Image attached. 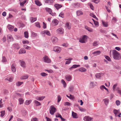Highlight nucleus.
<instances>
[{
	"instance_id": "obj_2",
	"label": "nucleus",
	"mask_w": 121,
	"mask_h": 121,
	"mask_svg": "<svg viewBox=\"0 0 121 121\" xmlns=\"http://www.w3.org/2000/svg\"><path fill=\"white\" fill-rule=\"evenodd\" d=\"M88 37L86 35H84L82 38L79 39V42L82 43H85L86 41V40Z\"/></svg>"
},
{
	"instance_id": "obj_16",
	"label": "nucleus",
	"mask_w": 121,
	"mask_h": 121,
	"mask_svg": "<svg viewBox=\"0 0 121 121\" xmlns=\"http://www.w3.org/2000/svg\"><path fill=\"white\" fill-rule=\"evenodd\" d=\"M52 22L54 25H56L58 23V21L56 19H53L52 21Z\"/></svg>"
},
{
	"instance_id": "obj_44",
	"label": "nucleus",
	"mask_w": 121,
	"mask_h": 121,
	"mask_svg": "<svg viewBox=\"0 0 121 121\" xmlns=\"http://www.w3.org/2000/svg\"><path fill=\"white\" fill-rule=\"evenodd\" d=\"M22 43L23 44H28L29 43V42L28 40H24L22 41Z\"/></svg>"
},
{
	"instance_id": "obj_30",
	"label": "nucleus",
	"mask_w": 121,
	"mask_h": 121,
	"mask_svg": "<svg viewBox=\"0 0 121 121\" xmlns=\"http://www.w3.org/2000/svg\"><path fill=\"white\" fill-rule=\"evenodd\" d=\"M72 59V58H70L68 59H65V60H68L66 61L65 62V64H69L71 63L70 60H71Z\"/></svg>"
},
{
	"instance_id": "obj_54",
	"label": "nucleus",
	"mask_w": 121,
	"mask_h": 121,
	"mask_svg": "<svg viewBox=\"0 0 121 121\" xmlns=\"http://www.w3.org/2000/svg\"><path fill=\"white\" fill-rule=\"evenodd\" d=\"M103 100L104 101L105 104L106 105L108 103V99H103Z\"/></svg>"
},
{
	"instance_id": "obj_25",
	"label": "nucleus",
	"mask_w": 121,
	"mask_h": 121,
	"mask_svg": "<svg viewBox=\"0 0 121 121\" xmlns=\"http://www.w3.org/2000/svg\"><path fill=\"white\" fill-rule=\"evenodd\" d=\"M7 39H10V41H12L13 40V38L11 35H7Z\"/></svg>"
},
{
	"instance_id": "obj_63",
	"label": "nucleus",
	"mask_w": 121,
	"mask_h": 121,
	"mask_svg": "<svg viewBox=\"0 0 121 121\" xmlns=\"http://www.w3.org/2000/svg\"><path fill=\"white\" fill-rule=\"evenodd\" d=\"M45 97V96H42L39 97L40 101L42 100Z\"/></svg>"
},
{
	"instance_id": "obj_13",
	"label": "nucleus",
	"mask_w": 121,
	"mask_h": 121,
	"mask_svg": "<svg viewBox=\"0 0 121 121\" xmlns=\"http://www.w3.org/2000/svg\"><path fill=\"white\" fill-rule=\"evenodd\" d=\"M7 27L8 29L11 31H13L14 28V27L13 26L10 25H9Z\"/></svg>"
},
{
	"instance_id": "obj_3",
	"label": "nucleus",
	"mask_w": 121,
	"mask_h": 121,
	"mask_svg": "<svg viewBox=\"0 0 121 121\" xmlns=\"http://www.w3.org/2000/svg\"><path fill=\"white\" fill-rule=\"evenodd\" d=\"M56 108L53 106H50V112L52 115L54 114V113L56 112Z\"/></svg>"
},
{
	"instance_id": "obj_6",
	"label": "nucleus",
	"mask_w": 121,
	"mask_h": 121,
	"mask_svg": "<svg viewBox=\"0 0 121 121\" xmlns=\"http://www.w3.org/2000/svg\"><path fill=\"white\" fill-rule=\"evenodd\" d=\"M80 3H75L72 4V6L75 8H78L80 7L81 6Z\"/></svg>"
},
{
	"instance_id": "obj_43",
	"label": "nucleus",
	"mask_w": 121,
	"mask_h": 121,
	"mask_svg": "<svg viewBox=\"0 0 121 121\" xmlns=\"http://www.w3.org/2000/svg\"><path fill=\"white\" fill-rule=\"evenodd\" d=\"M46 9L47 11L49 13L52 12L51 9L50 8H46Z\"/></svg>"
},
{
	"instance_id": "obj_36",
	"label": "nucleus",
	"mask_w": 121,
	"mask_h": 121,
	"mask_svg": "<svg viewBox=\"0 0 121 121\" xmlns=\"http://www.w3.org/2000/svg\"><path fill=\"white\" fill-rule=\"evenodd\" d=\"M24 37L26 38H28V33L26 31L24 32Z\"/></svg>"
},
{
	"instance_id": "obj_27",
	"label": "nucleus",
	"mask_w": 121,
	"mask_h": 121,
	"mask_svg": "<svg viewBox=\"0 0 121 121\" xmlns=\"http://www.w3.org/2000/svg\"><path fill=\"white\" fill-rule=\"evenodd\" d=\"M85 28L89 32H93V30H92L91 28L88 27L86 26H85Z\"/></svg>"
},
{
	"instance_id": "obj_1",
	"label": "nucleus",
	"mask_w": 121,
	"mask_h": 121,
	"mask_svg": "<svg viewBox=\"0 0 121 121\" xmlns=\"http://www.w3.org/2000/svg\"><path fill=\"white\" fill-rule=\"evenodd\" d=\"M112 52L113 58L116 60H119L120 54L115 50H113Z\"/></svg>"
},
{
	"instance_id": "obj_20",
	"label": "nucleus",
	"mask_w": 121,
	"mask_h": 121,
	"mask_svg": "<svg viewBox=\"0 0 121 121\" xmlns=\"http://www.w3.org/2000/svg\"><path fill=\"white\" fill-rule=\"evenodd\" d=\"M34 102L35 104V106H40L41 104L40 102L36 100H34Z\"/></svg>"
},
{
	"instance_id": "obj_35",
	"label": "nucleus",
	"mask_w": 121,
	"mask_h": 121,
	"mask_svg": "<svg viewBox=\"0 0 121 121\" xmlns=\"http://www.w3.org/2000/svg\"><path fill=\"white\" fill-rule=\"evenodd\" d=\"M66 26L67 28L69 29L71 28V26L69 23L67 22L66 23Z\"/></svg>"
},
{
	"instance_id": "obj_18",
	"label": "nucleus",
	"mask_w": 121,
	"mask_h": 121,
	"mask_svg": "<svg viewBox=\"0 0 121 121\" xmlns=\"http://www.w3.org/2000/svg\"><path fill=\"white\" fill-rule=\"evenodd\" d=\"M103 75V74L102 73H97L95 75V76L96 78H99L100 77H101V75Z\"/></svg>"
},
{
	"instance_id": "obj_11",
	"label": "nucleus",
	"mask_w": 121,
	"mask_h": 121,
	"mask_svg": "<svg viewBox=\"0 0 121 121\" xmlns=\"http://www.w3.org/2000/svg\"><path fill=\"white\" fill-rule=\"evenodd\" d=\"M66 79L68 81H70L72 79L71 76L69 75H68L65 76Z\"/></svg>"
},
{
	"instance_id": "obj_62",
	"label": "nucleus",
	"mask_w": 121,
	"mask_h": 121,
	"mask_svg": "<svg viewBox=\"0 0 121 121\" xmlns=\"http://www.w3.org/2000/svg\"><path fill=\"white\" fill-rule=\"evenodd\" d=\"M31 121H38V119L36 117H34L32 119Z\"/></svg>"
},
{
	"instance_id": "obj_34",
	"label": "nucleus",
	"mask_w": 121,
	"mask_h": 121,
	"mask_svg": "<svg viewBox=\"0 0 121 121\" xmlns=\"http://www.w3.org/2000/svg\"><path fill=\"white\" fill-rule=\"evenodd\" d=\"M31 36L34 37H35L37 35V34L33 31L31 32Z\"/></svg>"
},
{
	"instance_id": "obj_41",
	"label": "nucleus",
	"mask_w": 121,
	"mask_h": 121,
	"mask_svg": "<svg viewBox=\"0 0 121 121\" xmlns=\"http://www.w3.org/2000/svg\"><path fill=\"white\" fill-rule=\"evenodd\" d=\"M89 5L90 8L93 10L94 9V7L92 4L91 3H89L88 4Z\"/></svg>"
},
{
	"instance_id": "obj_64",
	"label": "nucleus",
	"mask_w": 121,
	"mask_h": 121,
	"mask_svg": "<svg viewBox=\"0 0 121 121\" xmlns=\"http://www.w3.org/2000/svg\"><path fill=\"white\" fill-rule=\"evenodd\" d=\"M53 2L52 0H48V3L49 4H51Z\"/></svg>"
},
{
	"instance_id": "obj_10",
	"label": "nucleus",
	"mask_w": 121,
	"mask_h": 121,
	"mask_svg": "<svg viewBox=\"0 0 121 121\" xmlns=\"http://www.w3.org/2000/svg\"><path fill=\"white\" fill-rule=\"evenodd\" d=\"M57 38L53 36L51 40L53 43L56 42L57 41Z\"/></svg>"
},
{
	"instance_id": "obj_61",
	"label": "nucleus",
	"mask_w": 121,
	"mask_h": 121,
	"mask_svg": "<svg viewBox=\"0 0 121 121\" xmlns=\"http://www.w3.org/2000/svg\"><path fill=\"white\" fill-rule=\"evenodd\" d=\"M90 16L94 18L96 17V16L94 15L93 13H91L90 14Z\"/></svg>"
},
{
	"instance_id": "obj_17",
	"label": "nucleus",
	"mask_w": 121,
	"mask_h": 121,
	"mask_svg": "<svg viewBox=\"0 0 121 121\" xmlns=\"http://www.w3.org/2000/svg\"><path fill=\"white\" fill-rule=\"evenodd\" d=\"M13 48L16 49H18L20 47L18 45L17 43H15L13 45Z\"/></svg>"
},
{
	"instance_id": "obj_26",
	"label": "nucleus",
	"mask_w": 121,
	"mask_h": 121,
	"mask_svg": "<svg viewBox=\"0 0 121 121\" xmlns=\"http://www.w3.org/2000/svg\"><path fill=\"white\" fill-rule=\"evenodd\" d=\"M26 53V50L24 49H21L19 52V54L24 53Z\"/></svg>"
},
{
	"instance_id": "obj_47",
	"label": "nucleus",
	"mask_w": 121,
	"mask_h": 121,
	"mask_svg": "<svg viewBox=\"0 0 121 121\" xmlns=\"http://www.w3.org/2000/svg\"><path fill=\"white\" fill-rule=\"evenodd\" d=\"M64 14L63 12L60 13L59 14V16L63 18L64 17Z\"/></svg>"
},
{
	"instance_id": "obj_23",
	"label": "nucleus",
	"mask_w": 121,
	"mask_h": 121,
	"mask_svg": "<svg viewBox=\"0 0 121 121\" xmlns=\"http://www.w3.org/2000/svg\"><path fill=\"white\" fill-rule=\"evenodd\" d=\"M80 65H74L73 66L69 68L70 70L71 69L73 68H76L77 67H80Z\"/></svg>"
},
{
	"instance_id": "obj_19",
	"label": "nucleus",
	"mask_w": 121,
	"mask_h": 121,
	"mask_svg": "<svg viewBox=\"0 0 121 121\" xmlns=\"http://www.w3.org/2000/svg\"><path fill=\"white\" fill-rule=\"evenodd\" d=\"M76 13L77 15L78 16H79L83 14V13L80 10L77 11L76 12Z\"/></svg>"
},
{
	"instance_id": "obj_39",
	"label": "nucleus",
	"mask_w": 121,
	"mask_h": 121,
	"mask_svg": "<svg viewBox=\"0 0 121 121\" xmlns=\"http://www.w3.org/2000/svg\"><path fill=\"white\" fill-rule=\"evenodd\" d=\"M118 110L114 109L113 111V112L116 116H117V114L119 113Z\"/></svg>"
},
{
	"instance_id": "obj_49",
	"label": "nucleus",
	"mask_w": 121,
	"mask_h": 121,
	"mask_svg": "<svg viewBox=\"0 0 121 121\" xmlns=\"http://www.w3.org/2000/svg\"><path fill=\"white\" fill-rule=\"evenodd\" d=\"M2 62H7V60L6 58L4 56L2 57Z\"/></svg>"
},
{
	"instance_id": "obj_8",
	"label": "nucleus",
	"mask_w": 121,
	"mask_h": 121,
	"mask_svg": "<svg viewBox=\"0 0 121 121\" xmlns=\"http://www.w3.org/2000/svg\"><path fill=\"white\" fill-rule=\"evenodd\" d=\"M92 119V118L89 116H86L84 118V120L86 121H91Z\"/></svg>"
},
{
	"instance_id": "obj_52",
	"label": "nucleus",
	"mask_w": 121,
	"mask_h": 121,
	"mask_svg": "<svg viewBox=\"0 0 121 121\" xmlns=\"http://www.w3.org/2000/svg\"><path fill=\"white\" fill-rule=\"evenodd\" d=\"M57 102H59L61 100V98L60 95H58L57 96Z\"/></svg>"
},
{
	"instance_id": "obj_7",
	"label": "nucleus",
	"mask_w": 121,
	"mask_h": 121,
	"mask_svg": "<svg viewBox=\"0 0 121 121\" xmlns=\"http://www.w3.org/2000/svg\"><path fill=\"white\" fill-rule=\"evenodd\" d=\"M64 29L61 28H60L57 29L56 30V32L58 34H63L64 33Z\"/></svg>"
},
{
	"instance_id": "obj_48",
	"label": "nucleus",
	"mask_w": 121,
	"mask_h": 121,
	"mask_svg": "<svg viewBox=\"0 0 121 121\" xmlns=\"http://www.w3.org/2000/svg\"><path fill=\"white\" fill-rule=\"evenodd\" d=\"M73 89V87L72 86H70L69 88V91L72 92Z\"/></svg>"
},
{
	"instance_id": "obj_4",
	"label": "nucleus",
	"mask_w": 121,
	"mask_h": 121,
	"mask_svg": "<svg viewBox=\"0 0 121 121\" xmlns=\"http://www.w3.org/2000/svg\"><path fill=\"white\" fill-rule=\"evenodd\" d=\"M43 58L44 59V61L45 62L47 63H50L51 62V60L48 58V56H45Z\"/></svg>"
},
{
	"instance_id": "obj_22",
	"label": "nucleus",
	"mask_w": 121,
	"mask_h": 121,
	"mask_svg": "<svg viewBox=\"0 0 121 121\" xmlns=\"http://www.w3.org/2000/svg\"><path fill=\"white\" fill-rule=\"evenodd\" d=\"M37 20V18H34L33 17H31L30 18V20L31 23H33Z\"/></svg>"
},
{
	"instance_id": "obj_45",
	"label": "nucleus",
	"mask_w": 121,
	"mask_h": 121,
	"mask_svg": "<svg viewBox=\"0 0 121 121\" xmlns=\"http://www.w3.org/2000/svg\"><path fill=\"white\" fill-rule=\"evenodd\" d=\"M5 79L9 81V82H12L13 81V78H6Z\"/></svg>"
},
{
	"instance_id": "obj_15",
	"label": "nucleus",
	"mask_w": 121,
	"mask_h": 121,
	"mask_svg": "<svg viewBox=\"0 0 121 121\" xmlns=\"http://www.w3.org/2000/svg\"><path fill=\"white\" fill-rule=\"evenodd\" d=\"M55 7L56 8V9L58 10L60 8L62 7L61 5L59 4H56L54 5Z\"/></svg>"
},
{
	"instance_id": "obj_29",
	"label": "nucleus",
	"mask_w": 121,
	"mask_h": 121,
	"mask_svg": "<svg viewBox=\"0 0 121 121\" xmlns=\"http://www.w3.org/2000/svg\"><path fill=\"white\" fill-rule=\"evenodd\" d=\"M79 70L81 72H84L86 71V69L84 68L81 67L79 69Z\"/></svg>"
},
{
	"instance_id": "obj_46",
	"label": "nucleus",
	"mask_w": 121,
	"mask_h": 121,
	"mask_svg": "<svg viewBox=\"0 0 121 121\" xmlns=\"http://www.w3.org/2000/svg\"><path fill=\"white\" fill-rule=\"evenodd\" d=\"M28 76L27 75H25L23 76L21 78L22 79H26L28 78Z\"/></svg>"
},
{
	"instance_id": "obj_33",
	"label": "nucleus",
	"mask_w": 121,
	"mask_h": 121,
	"mask_svg": "<svg viewBox=\"0 0 121 121\" xmlns=\"http://www.w3.org/2000/svg\"><path fill=\"white\" fill-rule=\"evenodd\" d=\"M61 82L62 83L64 87L65 88L66 86V84L65 82L63 79L61 80Z\"/></svg>"
},
{
	"instance_id": "obj_24",
	"label": "nucleus",
	"mask_w": 121,
	"mask_h": 121,
	"mask_svg": "<svg viewBox=\"0 0 121 121\" xmlns=\"http://www.w3.org/2000/svg\"><path fill=\"white\" fill-rule=\"evenodd\" d=\"M35 4L38 6H40L42 5V4L38 0H35Z\"/></svg>"
},
{
	"instance_id": "obj_32",
	"label": "nucleus",
	"mask_w": 121,
	"mask_h": 121,
	"mask_svg": "<svg viewBox=\"0 0 121 121\" xmlns=\"http://www.w3.org/2000/svg\"><path fill=\"white\" fill-rule=\"evenodd\" d=\"M102 21L103 25L105 27H108V25L107 23L103 21Z\"/></svg>"
},
{
	"instance_id": "obj_51",
	"label": "nucleus",
	"mask_w": 121,
	"mask_h": 121,
	"mask_svg": "<svg viewBox=\"0 0 121 121\" xmlns=\"http://www.w3.org/2000/svg\"><path fill=\"white\" fill-rule=\"evenodd\" d=\"M24 48L26 49L30 50V47L26 45H24Z\"/></svg>"
},
{
	"instance_id": "obj_9",
	"label": "nucleus",
	"mask_w": 121,
	"mask_h": 121,
	"mask_svg": "<svg viewBox=\"0 0 121 121\" xmlns=\"http://www.w3.org/2000/svg\"><path fill=\"white\" fill-rule=\"evenodd\" d=\"M19 62L20 63V65L23 68H25L26 67V64L25 62L22 60H20Z\"/></svg>"
},
{
	"instance_id": "obj_21",
	"label": "nucleus",
	"mask_w": 121,
	"mask_h": 121,
	"mask_svg": "<svg viewBox=\"0 0 121 121\" xmlns=\"http://www.w3.org/2000/svg\"><path fill=\"white\" fill-rule=\"evenodd\" d=\"M101 53L100 51H97L93 53V54L95 56H96L99 55Z\"/></svg>"
},
{
	"instance_id": "obj_53",
	"label": "nucleus",
	"mask_w": 121,
	"mask_h": 121,
	"mask_svg": "<svg viewBox=\"0 0 121 121\" xmlns=\"http://www.w3.org/2000/svg\"><path fill=\"white\" fill-rule=\"evenodd\" d=\"M22 114L24 116L26 114V111L24 109H23L22 111Z\"/></svg>"
},
{
	"instance_id": "obj_37",
	"label": "nucleus",
	"mask_w": 121,
	"mask_h": 121,
	"mask_svg": "<svg viewBox=\"0 0 121 121\" xmlns=\"http://www.w3.org/2000/svg\"><path fill=\"white\" fill-rule=\"evenodd\" d=\"M18 100L20 104H23L24 102V100L22 98H20Z\"/></svg>"
},
{
	"instance_id": "obj_50",
	"label": "nucleus",
	"mask_w": 121,
	"mask_h": 121,
	"mask_svg": "<svg viewBox=\"0 0 121 121\" xmlns=\"http://www.w3.org/2000/svg\"><path fill=\"white\" fill-rule=\"evenodd\" d=\"M35 25L37 27L39 28H40V26L39 23V22H36L35 23Z\"/></svg>"
},
{
	"instance_id": "obj_5",
	"label": "nucleus",
	"mask_w": 121,
	"mask_h": 121,
	"mask_svg": "<svg viewBox=\"0 0 121 121\" xmlns=\"http://www.w3.org/2000/svg\"><path fill=\"white\" fill-rule=\"evenodd\" d=\"M61 50V48L58 47H55L54 48L53 51L58 53H59Z\"/></svg>"
},
{
	"instance_id": "obj_56",
	"label": "nucleus",
	"mask_w": 121,
	"mask_h": 121,
	"mask_svg": "<svg viewBox=\"0 0 121 121\" xmlns=\"http://www.w3.org/2000/svg\"><path fill=\"white\" fill-rule=\"evenodd\" d=\"M98 45V42L97 41H95L93 43V46H96Z\"/></svg>"
},
{
	"instance_id": "obj_55",
	"label": "nucleus",
	"mask_w": 121,
	"mask_h": 121,
	"mask_svg": "<svg viewBox=\"0 0 121 121\" xmlns=\"http://www.w3.org/2000/svg\"><path fill=\"white\" fill-rule=\"evenodd\" d=\"M64 105L65 106H70L72 104L69 102H66L65 103Z\"/></svg>"
},
{
	"instance_id": "obj_60",
	"label": "nucleus",
	"mask_w": 121,
	"mask_h": 121,
	"mask_svg": "<svg viewBox=\"0 0 121 121\" xmlns=\"http://www.w3.org/2000/svg\"><path fill=\"white\" fill-rule=\"evenodd\" d=\"M56 117H60V118L62 116L60 114L57 113L56 115Z\"/></svg>"
},
{
	"instance_id": "obj_12",
	"label": "nucleus",
	"mask_w": 121,
	"mask_h": 121,
	"mask_svg": "<svg viewBox=\"0 0 121 121\" xmlns=\"http://www.w3.org/2000/svg\"><path fill=\"white\" fill-rule=\"evenodd\" d=\"M42 33L43 34H46L49 36H50L51 35V34L49 31L48 30H44L42 32Z\"/></svg>"
},
{
	"instance_id": "obj_14",
	"label": "nucleus",
	"mask_w": 121,
	"mask_h": 121,
	"mask_svg": "<svg viewBox=\"0 0 121 121\" xmlns=\"http://www.w3.org/2000/svg\"><path fill=\"white\" fill-rule=\"evenodd\" d=\"M15 66V65L14 64H13L11 66L12 70L13 72H15L16 71V68Z\"/></svg>"
},
{
	"instance_id": "obj_31",
	"label": "nucleus",
	"mask_w": 121,
	"mask_h": 121,
	"mask_svg": "<svg viewBox=\"0 0 121 121\" xmlns=\"http://www.w3.org/2000/svg\"><path fill=\"white\" fill-rule=\"evenodd\" d=\"M32 100L31 99L29 100H26L25 103V104L28 105L30 104Z\"/></svg>"
},
{
	"instance_id": "obj_38",
	"label": "nucleus",
	"mask_w": 121,
	"mask_h": 121,
	"mask_svg": "<svg viewBox=\"0 0 121 121\" xmlns=\"http://www.w3.org/2000/svg\"><path fill=\"white\" fill-rule=\"evenodd\" d=\"M23 83V82L18 81L16 83V84L17 86H19L22 84Z\"/></svg>"
},
{
	"instance_id": "obj_42",
	"label": "nucleus",
	"mask_w": 121,
	"mask_h": 121,
	"mask_svg": "<svg viewBox=\"0 0 121 121\" xmlns=\"http://www.w3.org/2000/svg\"><path fill=\"white\" fill-rule=\"evenodd\" d=\"M100 88L101 90H102L103 89H104L106 91H108V90L104 85L101 86L100 87Z\"/></svg>"
},
{
	"instance_id": "obj_58",
	"label": "nucleus",
	"mask_w": 121,
	"mask_h": 121,
	"mask_svg": "<svg viewBox=\"0 0 121 121\" xmlns=\"http://www.w3.org/2000/svg\"><path fill=\"white\" fill-rule=\"evenodd\" d=\"M41 75L43 77H45L47 75V74L46 73L43 72L42 73H41Z\"/></svg>"
},
{
	"instance_id": "obj_59",
	"label": "nucleus",
	"mask_w": 121,
	"mask_h": 121,
	"mask_svg": "<svg viewBox=\"0 0 121 121\" xmlns=\"http://www.w3.org/2000/svg\"><path fill=\"white\" fill-rule=\"evenodd\" d=\"M116 103L117 106H119L120 104V102L119 100H117L116 101Z\"/></svg>"
},
{
	"instance_id": "obj_28",
	"label": "nucleus",
	"mask_w": 121,
	"mask_h": 121,
	"mask_svg": "<svg viewBox=\"0 0 121 121\" xmlns=\"http://www.w3.org/2000/svg\"><path fill=\"white\" fill-rule=\"evenodd\" d=\"M77 114L76 113L73 111L72 112V115L73 117L74 118H77L78 117H77Z\"/></svg>"
},
{
	"instance_id": "obj_57",
	"label": "nucleus",
	"mask_w": 121,
	"mask_h": 121,
	"mask_svg": "<svg viewBox=\"0 0 121 121\" xmlns=\"http://www.w3.org/2000/svg\"><path fill=\"white\" fill-rule=\"evenodd\" d=\"M105 58L109 61H111V59L108 56H105Z\"/></svg>"
},
{
	"instance_id": "obj_40",
	"label": "nucleus",
	"mask_w": 121,
	"mask_h": 121,
	"mask_svg": "<svg viewBox=\"0 0 121 121\" xmlns=\"http://www.w3.org/2000/svg\"><path fill=\"white\" fill-rule=\"evenodd\" d=\"M5 111H1L0 113H1V114L0 115L1 117H3L5 114Z\"/></svg>"
}]
</instances>
